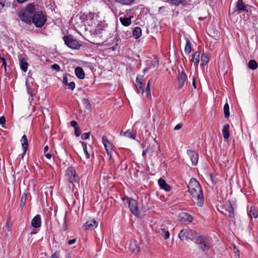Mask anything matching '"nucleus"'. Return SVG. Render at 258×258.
<instances>
[{"mask_svg": "<svg viewBox=\"0 0 258 258\" xmlns=\"http://www.w3.org/2000/svg\"><path fill=\"white\" fill-rule=\"evenodd\" d=\"M188 188L194 203L199 207H202L204 204V196L199 182L195 178H191L188 183Z\"/></svg>", "mask_w": 258, "mask_h": 258, "instance_id": "obj_1", "label": "nucleus"}, {"mask_svg": "<svg viewBox=\"0 0 258 258\" xmlns=\"http://www.w3.org/2000/svg\"><path fill=\"white\" fill-rule=\"evenodd\" d=\"M36 6L29 4L27 5L26 8L21 11L19 14L20 19L23 22L30 24L32 20L33 16L36 13Z\"/></svg>", "mask_w": 258, "mask_h": 258, "instance_id": "obj_2", "label": "nucleus"}, {"mask_svg": "<svg viewBox=\"0 0 258 258\" xmlns=\"http://www.w3.org/2000/svg\"><path fill=\"white\" fill-rule=\"evenodd\" d=\"M196 243L199 245V248L203 251L210 249L212 246L210 239L205 236L197 237Z\"/></svg>", "mask_w": 258, "mask_h": 258, "instance_id": "obj_3", "label": "nucleus"}, {"mask_svg": "<svg viewBox=\"0 0 258 258\" xmlns=\"http://www.w3.org/2000/svg\"><path fill=\"white\" fill-rule=\"evenodd\" d=\"M197 236V233L195 231L189 229H184L181 230L178 234V237L182 241L193 240Z\"/></svg>", "mask_w": 258, "mask_h": 258, "instance_id": "obj_4", "label": "nucleus"}, {"mask_svg": "<svg viewBox=\"0 0 258 258\" xmlns=\"http://www.w3.org/2000/svg\"><path fill=\"white\" fill-rule=\"evenodd\" d=\"M46 21L45 16L41 12H37L33 16L32 20L34 24L37 27H42Z\"/></svg>", "mask_w": 258, "mask_h": 258, "instance_id": "obj_5", "label": "nucleus"}, {"mask_svg": "<svg viewBox=\"0 0 258 258\" xmlns=\"http://www.w3.org/2000/svg\"><path fill=\"white\" fill-rule=\"evenodd\" d=\"M66 175L68 180L73 184L74 186L75 183L79 184L80 179L74 168L72 167H68L66 171Z\"/></svg>", "mask_w": 258, "mask_h": 258, "instance_id": "obj_6", "label": "nucleus"}, {"mask_svg": "<svg viewBox=\"0 0 258 258\" xmlns=\"http://www.w3.org/2000/svg\"><path fill=\"white\" fill-rule=\"evenodd\" d=\"M122 200L124 202L128 203V207L132 213L137 217H139L140 213L138 210L137 202L136 200L129 198H122Z\"/></svg>", "mask_w": 258, "mask_h": 258, "instance_id": "obj_7", "label": "nucleus"}, {"mask_svg": "<svg viewBox=\"0 0 258 258\" xmlns=\"http://www.w3.org/2000/svg\"><path fill=\"white\" fill-rule=\"evenodd\" d=\"M63 39L65 44L71 48L78 49L80 46L77 40L71 35L63 36Z\"/></svg>", "mask_w": 258, "mask_h": 258, "instance_id": "obj_8", "label": "nucleus"}, {"mask_svg": "<svg viewBox=\"0 0 258 258\" xmlns=\"http://www.w3.org/2000/svg\"><path fill=\"white\" fill-rule=\"evenodd\" d=\"M221 212L229 217H234V210L231 203L226 202L221 207Z\"/></svg>", "mask_w": 258, "mask_h": 258, "instance_id": "obj_9", "label": "nucleus"}, {"mask_svg": "<svg viewBox=\"0 0 258 258\" xmlns=\"http://www.w3.org/2000/svg\"><path fill=\"white\" fill-rule=\"evenodd\" d=\"M159 147L154 144H150L147 147L148 154L150 157L158 156Z\"/></svg>", "mask_w": 258, "mask_h": 258, "instance_id": "obj_10", "label": "nucleus"}, {"mask_svg": "<svg viewBox=\"0 0 258 258\" xmlns=\"http://www.w3.org/2000/svg\"><path fill=\"white\" fill-rule=\"evenodd\" d=\"M130 249L135 254H138L140 251V247L139 243L135 239H131L129 245Z\"/></svg>", "mask_w": 258, "mask_h": 258, "instance_id": "obj_11", "label": "nucleus"}, {"mask_svg": "<svg viewBox=\"0 0 258 258\" xmlns=\"http://www.w3.org/2000/svg\"><path fill=\"white\" fill-rule=\"evenodd\" d=\"M187 154L191 160L192 164L193 165H196L198 162L199 154L191 150H187Z\"/></svg>", "mask_w": 258, "mask_h": 258, "instance_id": "obj_12", "label": "nucleus"}, {"mask_svg": "<svg viewBox=\"0 0 258 258\" xmlns=\"http://www.w3.org/2000/svg\"><path fill=\"white\" fill-rule=\"evenodd\" d=\"M187 80V76L185 74V72L182 71L179 74V76L178 77V88H181L183 85H184L185 82Z\"/></svg>", "mask_w": 258, "mask_h": 258, "instance_id": "obj_13", "label": "nucleus"}, {"mask_svg": "<svg viewBox=\"0 0 258 258\" xmlns=\"http://www.w3.org/2000/svg\"><path fill=\"white\" fill-rule=\"evenodd\" d=\"M98 223L94 219L88 220L85 224L84 226L86 229L93 230L96 228Z\"/></svg>", "mask_w": 258, "mask_h": 258, "instance_id": "obj_14", "label": "nucleus"}, {"mask_svg": "<svg viewBox=\"0 0 258 258\" xmlns=\"http://www.w3.org/2000/svg\"><path fill=\"white\" fill-rule=\"evenodd\" d=\"M102 143L105 148V150L108 155H111V154L112 153L111 143L107 139V138L105 136H103L102 137Z\"/></svg>", "mask_w": 258, "mask_h": 258, "instance_id": "obj_15", "label": "nucleus"}, {"mask_svg": "<svg viewBox=\"0 0 258 258\" xmlns=\"http://www.w3.org/2000/svg\"><path fill=\"white\" fill-rule=\"evenodd\" d=\"M180 221L182 222H191L192 220V216L187 213H181L179 214Z\"/></svg>", "mask_w": 258, "mask_h": 258, "instance_id": "obj_16", "label": "nucleus"}, {"mask_svg": "<svg viewBox=\"0 0 258 258\" xmlns=\"http://www.w3.org/2000/svg\"><path fill=\"white\" fill-rule=\"evenodd\" d=\"M31 225L33 227L39 228L41 226V219L39 215L35 216L31 221Z\"/></svg>", "mask_w": 258, "mask_h": 258, "instance_id": "obj_17", "label": "nucleus"}, {"mask_svg": "<svg viewBox=\"0 0 258 258\" xmlns=\"http://www.w3.org/2000/svg\"><path fill=\"white\" fill-rule=\"evenodd\" d=\"M158 183L160 187L166 191H169L170 190V186L166 183L163 179L160 178L158 180Z\"/></svg>", "mask_w": 258, "mask_h": 258, "instance_id": "obj_18", "label": "nucleus"}, {"mask_svg": "<svg viewBox=\"0 0 258 258\" xmlns=\"http://www.w3.org/2000/svg\"><path fill=\"white\" fill-rule=\"evenodd\" d=\"M142 79L140 78L139 77H137L136 79V87L139 93L143 94L144 93V89L142 86Z\"/></svg>", "mask_w": 258, "mask_h": 258, "instance_id": "obj_19", "label": "nucleus"}, {"mask_svg": "<svg viewBox=\"0 0 258 258\" xmlns=\"http://www.w3.org/2000/svg\"><path fill=\"white\" fill-rule=\"evenodd\" d=\"M75 74L77 77L80 79H83L85 78V73L83 69L80 67H77L75 69Z\"/></svg>", "mask_w": 258, "mask_h": 258, "instance_id": "obj_20", "label": "nucleus"}, {"mask_svg": "<svg viewBox=\"0 0 258 258\" xmlns=\"http://www.w3.org/2000/svg\"><path fill=\"white\" fill-rule=\"evenodd\" d=\"M246 6L244 4L242 0H238L236 4V8L237 11L239 12V13H240L242 11H247V10H246Z\"/></svg>", "mask_w": 258, "mask_h": 258, "instance_id": "obj_21", "label": "nucleus"}, {"mask_svg": "<svg viewBox=\"0 0 258 258\" xmlns=\"http://www.w3.org/2000/svg\"><path fill=\"white\" fill-rule=\"evenodd\" d=\"M230 126L228 124L224 125L222 128V135L225 139H228L229 137V130Z\"/></svg>", "mask_w": 258, "mask_h": 258, "instance_id": "obj_22", "label": "nucleus"}, {"mask_svg": "<svg viewBox=\"0 0 258 258\" xmlns=\"http://www.w3.org/2000/svg\"><path fill=\"white\" fill-rule=\"evenodd\" d=\"M200 52L199 51H196L193 55L191 61L194 62L196 66H198L200 61Z\"/></svg>", "mask_w": 258, "mask_h": 258, "instance_id": "obj_23", "label": "nucleus"}, {"mask_svg": "<svg viewBox=\"0 0 258 258\" xmlns=\"http://www.w3.org/2000/svg\"><path fill=\"white\" fill-rule=\"evenodd\" d=\"M21 142L22 144L23 150L24 151V154H25L26 150L27 149V147H28V140H27V137L25 135H24L22 137V138L21 140Z\"/></svg>", "mask_w": 258, "mask_h": 258, "instance_id": "obj_24", "label": "nucleus"}, {"mask_svg": "<svg viewBox=\"0 0 258 258\" xmlns=\"http://www.w3.org/2000/svg\"><path fill=\"white\" fill-rule=\"evenodd\" d=\"M209 60V57L207 53H203L201 56V65H207Z\"/></svg>", "mask_w": 258, "mask_h": 258, "instance_id": "obj_25", "label": "nucleus"}, {"mask_svg": "<svg viewBox=\"0 0 258 258\" xmlns=\"http://www.w3.org/2000/svg\"><path fill=\"white\" fill-rule=\"evenodd\" d=\"M161 235H163L165 239L169 237L170 233L168 231L166 230L164 228L161 227L158 231Z\"/></svg>", "mask_w": 258, "mask_h": 258, "instance_id": "obj_26", "label": "nucleus"}, {"mask_svg": "<svg viewBox=\"0 0 258 258\" xmlns=\"http://www.w3.org/2000/svg\"><path fill=\"white\" fill-rule=\"evenodd\" d=\"M191 51V43L189 39L186 40V44L184 47V52L186 54L188 55Z\"/></svg>", "mask_w": 258, "mask_h": 258, "instance_id": "obj_27", "label": "nucleus"}, {"mask_svg": "<svg viewBox=\"0 0 258 258\" xmlns=\"http://www.w3.org/2000/svg\"><path fill=\"white\" fill-rule=\"evenodd\" d=\"M20 66L23 71L26 72L27 71L28 63L26 60L24 59H21L20 61Z\"/></svg>", "mask_w": 258, "mask_h": 258, "instance_id": "obj_28", "label": "nucleus"}, {"mask_svg": "<svg viewBox=\"0 0 258 258\" xmlns=\"http://www.w3.org/2000/svg\"><path fill=\"white\" fill-rule=\"evenodd\" d=\"M119 20L121 23L124 26H128L131 23V20L130 18L120 17Z\"/></svg>", "mask_w": 258, "mask_h": 258, "instance_id": "obj_29", "label": "nucleus"}, {"mask_svg": "<svg viewBox=\"0 0 258 258\" xmlns=\"http://www.w3.org/2000/svg\"><path fill=\"white\" fill-rule=\"evenodd\" d=\"M257 63L255 60L251 59L248 63V67L250 70H255L257 68Z\"/></svg>", "mask_w": 258, "mask_h": 258, "instance_id": "obj_30", "label": "nucleus"}, {"mask_svg": "<svg viewBox=\"0 0 258 258\" xmlns=\"http://www.w3.org/2000/svg\"><path fill=\"white\" fill-rule=\"evenodd\" d=\"M133 35L136 38H139L142 35V30L139 27H137L133 32Z\"/></svg>", "mask_w": 258, "mask_h": 258, "instance_id": "obj_31", "label": "nucleus"}, {"mask_svg": "<svg viewBox=\"0 0 258 258\" xmlns=\"http://www.w3.org/2000/svg\"><path fill=\"white\" fill-rule=\"evenodd\" d=\"M248 214L251 218L253 217L254 218H256L258 216L257 211L255 209H253L252 207L250 208Z\"/></svg>", "mask_w": 258, "mask_h": 258, "instance_id": "obj_32", "label": "nucleus"}, {"mask_svg": "<svg viewBox=\"0 0 258 258\" xmlns=\"http://www.w3.org/2000/svg\"><path fill=\"white\" fill-rule=\"evenodd\" d=\"M224 113L225 117L227 118L229 117L230 112H229V105L227 103H226L223 107Z\"/></svg>", "mask_w": 258, "mask_h": 258, "instance_id": "obj_33", "label": "nucleus"}, {"mask_svg": "<svg viewBox=\"0 0 258 258\" xmlns=\"http://www.w3.org/2000/svg\"><path fill=\"white\" fill-rule=\"evenodd\" d=\"M186 0H172L171 3L176 6H179V5L181 4L183 6H186Z\"/></svg>", "mask_w": 258, "mask_h": 258, "instance_id": "obj_34", "label": "nucleus"}, {"mask_svg": "<svg viewBox=\"0 0 258 258\" xmlns=\"http://www.w3.org/2000/svg\"><path fill=\"white\" fill-rule=\"evenodd\" d=\"M82 103L85 107L86 109L90 110L91 109V104L89 102V101L88 99L83 98L82 99Z\"/></svg>", "mask_w": 258, "mask_h": 258, "instance_id": "obj_35", "label": "nucleus"}, {"mask_svg": "<svg viewBox=\"0 0 258 258\" xmlns=\"http://www.w3.org/2000/svg\"><path fill=\"white\" fill-rule=\"evenodd\" d=\"M81 144L82 145L83 151L85 154L86 158L87 159H89L90 158V154H89V153L87 151V145L83 142H81Z\"/></svg>", "mask_w": 258, "mask_h": 258, "instance_id": "obj_36", "label": "nucleus"}, {"mask_svg": "<svg viewBox=\"0 0 258 258\" xmlns=\"http://www.w3.org/2000/svg\"><path fill=\"white\" fill-rule=\"evenodd\" d=\"M124 135L127 137H129L133 139H135L136 138V136L135 134H132V132L129 130L126 131L124 133Z\"/></svg>", "mask_w": 258, "mask_h": 258, "instance_id": "obj_37", "label": "nucleus"}, {"mask_svg": "<svg viewBox=\"0 0 258 258\" xmlns=\"http://www.w3.org/2000/svg\"><path fill=\"white\" fill-rule=\"evenodd\" d=\"M186 5H191V6H194L195 5H197V4L199 3L200 2V0H186Z\"/></svg>", "mask_w": 258, "mask_h": 258, "instance_id": "obj_38", "label": "nucleus"}, {"mask_svg": "<svg viewBox=\"0 0 258 258\" xmlns=\"http://www.w3.org/2000/svg\"><path fill=\"white\" fill-rule=\"evenodd\" d=\"M26 86L27 88V92H28V93L31 97H32L33 96V94H32L33 90H32V88H31V87L30 86L29 84L28 83L27 81H26Z\"/></svg>", "mask_w": 258, "mask_h": 258, "instance_id": "obj_39", "label": "nucleus"}, {"mask_svg": "<svg viewBox=\"0 0 258 258\" xmlns=\"http://www.w3.org/2000/svg\"><path fill=\"white\" fill-rule=\"evenodd\" d=\"M152 66L154 68L157 69L159 66V60L158 59H155L152 62Z\"/></svg>", "mask_w": 258, "mask_h": 258, "instance_id": "obj_40", "label": "nucleus"}, {"mask_svg": "<svg viewBox=\"0 0 258 258\" xmlns=\"http://www.w3.org/2000/svg\"><path fill=\"white\" fill-rule=\"evenodd\" d=\"M90 133H85L82 134L81 138L82 140H87L89 139L90 137Z\"/></svg>", "mask_w": 258, "mask_h": 258, "instance_id": "obj_41", "label": "nucleus"}, {"mask_svg": "<svg viewBox=\"0 0 258 258\" xmlns=\"http://www.w3.org/2000/svg\"><path fill=\"white\" fill-rule=\"evenodd\" d=\"M67 85H68V88L72 90H73L75 87V84L73 82L68 83Z\"/></svg>", "mask_w": 258, "mask_h": 258, "instance_id": "obj_42", "label": "nucleus"}, {"mask_svg": "<svg viewBox=\"0 0 258 258\" xmlns=\"http://www.w3.org/2000/svg\"><path fill=\"white\" fill-rule=\"evenodd\" d=\"M11 226L12 224L11 223L10 220H8L6 223V227L9 231H11Z\"/></svg>", "mask_w": 258, "mask_h": 258, "instance_id": "obj_43", "label": "nucleus"}, {"mask_svg": "<svg viewBox=\"0 0 258 258\" xmlns=\"http://www.w3.org/2000/svg\"><path fill=\"white\" fill-rule=\"evenodd\" d=\"M51 68L56 71H59L60 70V67L57 64H53L51 66Z\"/></svg>", "mask_w": 258, "mask_h": 258, "instance_id": "obj_44", "label": "nucleus"}, {"mask_svg": "<svg viewBox=\"0 0 258 258\" xmlns=\"http://www.w3.org/2000/svg\"><path fill=\"white\" fill-rule=\"evenodd\" d=\"M62 83L64 85H67V84H68V77H67V75L66 74H64L63 76Z\"/></svg>", "mask_w": 258, "mask_h": 258, "instance_id": "obj_45", "label": "nucleus"}, {"mask_svg": "<svg viewBox=\"0 0 258 258\" xmlns=\"http://www.w3.org/2000/svg\"><path fill=\"white\" fill-rule=\"evenodd\" d=\"M26 199V195H23L21 199V206H24Z\"/></svg>", "mask_w": 258, "mask_h": 258, "instance_id": "obj_46", "label": "nucleus"}, {"mask_svg": "<svg viewBox=\"0 0 258 258\" xmlns=\"http://www.w3.org/2000/svg\"><path fill=\"white\" fill-rule=\"evenodd\" d=\"M5 0H0V12L5 6Z\"/></svg>", "mask_w": 258, "mask_h": 258, "instance_id": "obj_47", "label": "nucleus"}, {"mask_svg": "<svg viewBox=\"0 0 258 258\" xmlns=\"http://www.w3.org/2000/svg\"><path fill=\"white\" fill-rule=\"evenodd\" d=\"M75 134L77 137H79L81 135V132L80 131L79 128H78V127L75 128Z\"/></svg>", "mask_w": 258, "mask_h": 258, "instance_id": "obj_48", "label": "nucleus"}, {"mask_svg": "<svg viewBox=\"0 0 258 258\" xmlns=\"http://www.w3.org/2000/svg\"><path fill=\"white\" fill-rule=\"evenodd\" d=\"M71 125L75 128L78 127V123L76 121L73 120L71 122Z\"/></svg>", "mask_w": 258, "mask_h": 258, "instance_id": "obj_49", "label": "nucleus"}, {"mask_svg": "<svg viewBox=\"0 0 258 258\" xmlns=\"http://www.w3.org/2000/svg\"><path fill=\"white\" fill-rule=\"evenodd\" d=\"M192 84L195 89H196V78L194 76H192Z\"/></svg>", "mask_w": 258, "mask_h": 258, "instance_id": "obj_50", "label": "nucleus"}, {"mask_svg": "<svg viewBox=\"0 0 258 258\" xmlns=\"http://www.w3.org/2000/svg\"><path fill=\"white\" fill-rule=\"evenodd\" d=\"M182 127V123H178L177 124L175 127L174 130H178L180 128H181Z\"/></svg>", "mask_w": 258, "mask_h": 258, "instance_id": "obj_51", "label": "nucleus"}, {"mask_svg": "<svg viewBox=\"0 0 258 258\" xmlns=\"http://www.w3.org/2000/svg\"><path fill=\"white\" fill-rule=\"evenodd\" d=\"M233 250H234V252L235 253V254L237 255V256H239V250L238 249V248H237L235 246H234Z\"/></svg>", "mask_w": 258, "mask_h": 258, "instance_id": "obj_52", "label": "nucleus"}, {"mask_svg": "<svg viewBox=\"0 0 258 258\" xmlns=\"http://www.w3.org/2000/svg\"><path fill=\"white\" fill-rule=\"evenodd\" d=\"M5 122H6V119L4 116H2L1 117H0V124H5Z\"/></svg>", "mask_w": 258, "mask_h": 258, "instance_id": "obj_53", "label": "nucleus"}, {"mask_svg": "<svg viewBox=\"0 0 258 258\" xmlns=\"http://www.w3.org/2000/svg\"><path fill=\"white\" fill-rule=\"evenodd\" d=\"M146 94L147 97L148 98H150V99L151 98V94L150 90L146 91Z\"/></svg>", "mask_w": 258, "mask_h": 258, "instance_id": "obj_54", "label": "nucleus"}, {"mask_svg": "<svg viewBox=\"0 0 258 258\" xmlns=\"http://www.w3.org/2000/svg\"><path fill=\"white\" fill-rule=\"evenodd\" d=\"M76 239H71L69 241V245H71V244H73L74 243H75L76 242Z\"/></svg>", "mask_w": 258, "mask_h": 258, "instance_id": "obj_55", "label": "nucleus"}, {"mask_svg": "<svg viewBox=\"0 0 258 258\" xmlns=\"http://www.w3.org/2000/svg\"><path fill=\"white\" fill-rule=\"evenodd\" d=\"M45 156L48 159H51V158L52 157V154L50 153H47L45 154Z\"/></svg>", "mask_w": 258, "mask_h": 258, "instance_id": "obj_56", "label": "nucleus"}, {"mask_svg": "<svg viewBox=\"0 0 258 258\" xmlns=\"http://www.w3.org/2000/svg\"><path fill=\"white\" fill-rule=\"evenodd\" d=\"M150 90V81L148 82L147 87L146 88V91Z\"/></svg>", "mask_w": 258, "mask_h": 258, "instance_id": "obj_57", "label": "nucleus"}, {"mask_svg": "<svg viewBox=\"0 0 258 258\" xmlns=\"http://www.w3.org/2000/svg\"><path fill=\"white\" fill-rule=\"evenodd\" d=\"M7 62H4L2 65V67L3 68L5 71H6Z\"/></svg>", "mask_w": 258, "mask_h": 258, "instance_id": "obj_58", "label": "nucleus"}, {"mask_svg": "<svg viewBox=\"0 0 258 258\" xmlns=\"http://www.w3.org/2000/svg\"><path fill=\"white\" fill-rule=\"evenodd\" d=\"M147 154H148V150L147 149H146L145 150H143L142 155L143 156H144Z\"/></svg>", "mask_w": 258, "mask_h": 258, "instance_id": "obj_59", "label": "nucleus"}, {"mask_svg": "<svg viewBox=\"0 0 258 258\" xmlns=\"http://www.w3.org/2000/svg\"><path fill=\"white\" fill-rule=\"evenodd\" d=\"M51 258H58V256L56 253H54L51 255Z\"/></svg>", "mask_w": 258, "mask_h": 258, "instance_id": "obj_60", "label": "nucleus"}, {"mask_svg": "<svg viewBox=\"0 0 258 258\" xmlns=\"http://www.w3.org/2000/svg\"><path fill=\"white\" fill-rule=\"evenodd\" d=\"M49 149V147L48 146H45L44 148V152H46Z\"/></svg>", "mask_w": 258, "mask_h": 258, "instance_id": "obj_61", "label": "nucleus"}, {"mask_svg": "<svg viewBox=\"0 0 258 258\" xmlns=\"http://www.w3.org/2000/svg\"><path fill=\"white\" fill-rule=\"evenodd\" d=\"M206 1L208 3L209 5H211L213 3V0H206Z\"/></svg>", "mask_w": 258, "mask_h": 258, "instance_id": "obj_62", "label": "nucleus"}, {"mask_svg": "<svg viewBox=\"0 0 258 258\" xmlns=\"http://www.w3.org/2000/svg\"><path fill=\"white\" fill-rule=\"evenodd\" d=\"M1 59L2 60L3 63L4 62H6V60L5 58L4 57H2L1 58Z\"/></svg>", "mask_w": 258, "mask_h": 258, "instance_id": "obj_63", "label": "nucleus"}, {"mask_svg": "<svg viewBox=\"0 0 258 258\" xmlns=\"http://www.w3.org/2000/svg\"><path fill=\"white\" fill-rule=\"evenodd\" d=\"M35 233H36V232H34V231L31 232V234H32V235L33 234H35Z\"/></svg>", "mask_w": 258, "mask_h": 258, "instance_id": "obj_64", "label": "nucleus"}]
</instances>
